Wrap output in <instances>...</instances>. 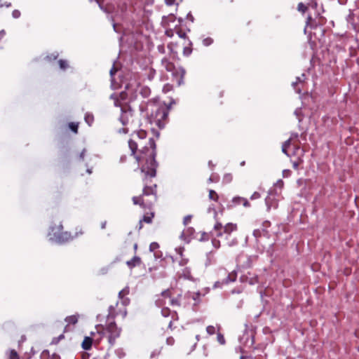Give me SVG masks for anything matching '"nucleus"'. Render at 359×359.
I'll return each instance as SVG.
<instances>
[{"instance_id": "obj_30", "label": "nucleus", "mask_w": 359, "mask_h": 359, "mask_svg": "<svg viewBox=\"0 0 359 359\" xmlns=\"http://www.w3.org/2000/svg\"><path fill=\"white\" fill-rule=\"evenodd\" d=\"M58 64H59L60 68L62 70H65L68 67V63L66 60H60L58 61Z\"/></svg>"}, {"instance_id": "obj_17", "label": "nucleus", "mask_w": 359, "mask_h": 359, "mask_svg": "<svg viewBox=\"0 0 359 359\" xmlns=\"http://www.w3.org/2000/svg\"><path fill=\"white\" fill-rule=\"evenodd\" d=\"M200 298H201V293L200 292H188L184 294V299L187 301H189V304L191 303L190 301L192 299L194 301L193 305L194 306L198 305L200 303Z\"/></svg>"}, {"instance_id": "obj_46", "label": "nucleus", "mask_w": 359, "mask_h": 359, "mask_svg": "<svg viewBox=\"0 0 359 359\" xmlns=\"http://www.w3.org/2000/svg\"><path fill=\"white\" fill-rule=\"evenodd\" d=\"M85 118H86V122L88 124H90V121H93V117L92 116H86Z\"/></svg>"}, {"instance_id": "obj_21", "label": "nucleus", "mask_w": 359, "mask_h": 359, "mask_svg": "<svg viewBox=\"0 0 359 359\" xmlns=\"http://www.w3.org/2000/svg\"><path fill=\"white\" fill-rule=\"evenodd\" d=\"M93 339L90 337H86L82 342L81 346L84 350H89L93 344Z\"/></svg>"}, {"instance_id": "obj_54", "label": "nucleus", "mask_w": 359, "mask_h": 359, "mask_svg": "<svg viewBox=\"0 0 359 359\" xmlns=\"http://www.w3.org/2000/svg\"><path fill=\"white\" fill-rule=\"evenodd\" d=\"M133 248H134L135 252H136V251L137 250V244L135 243Z\"/></svg>"}, {"instance_id": "obj_12", "label": "nucleus", "mask_w": 359, "mask_h": 359, "mask_svg": "<svg viewBox=\"0 0 359 359\" xmlns=\"http://www.w3.org/2000/svg\"><path fill=\"white\" fill-rule=\"evenodd\" d=\"M62 230L63 226L61 222L52 225L48 232L49 239L57 242Z\"/></svg>"}, {"instance_id": "obj_52", "label": "nucleus", "mask_w": 359, "mask_h": 359, "mask_svg": "<svg viewBox=\"0 0 359 359\" xmlns=\"http://www.w3.org/2000/svg\"><path fill=\"white\" fill-rule=\"evenodd\" d=\"M285 173H286V175H289V174L290 173V170H284V171H283V176H284V177H285V176H286Z\"/></svg>"}, {"instance_id": "obj_55", "label": "nucleus", "mask_w": 359, "mask_h": 359, "mask_svg": "<svg viewBox=\"0 0 359 359\" xmlns=\"http://www.w3.org/2000/svg\"><path fill=\"white\" fill-rule=\"evenodd\" d=\"M105 226H106V222H103V223L102 224V225H101V228H102V229H104V228H105Z\"/></svg>"}, {"instance_id": "obj_18", "label": "nucleus", "mask_w": 359, "mask_h": 359, "mask_svg": "<svg viewBox=\"0 0 359 359\" xmlns=\"http://www.w3.org/2000/svg\"><path fill=\"white\" fill-rule=\"evenodd\" d=\"M141 264V258L137 256H134L130 260L126 262V264L130 269H133L137 266H140Z\"/></svg>"}, {"instance_id": "obj_20", "label": "nucleus", "mask_w": 359, "mask_h": 359, "mask_svg": "<svg viewBox=\"0 0 359 359\" xmlns=\"http://www.w3.org/2000/svg\"><path fill=\"white\" fill-rule=\"evenodd\" d=\"M79 316L77 315H72L66 317L65 319V322L67 323V325L65 326V329L68 328V327L70 325H75L78 323Z\"/></svg>"}, {"instance_id": "obj_36", "label": "nucleus", "mask_w": 359, "mask_h": 359, "mask_svg": "<svg viewBox=\"0 0 359 359\" xmlns=\"http://www.w3.org/2000/svg\"><path fill=\"white\" fill-rule=\"evenodd\" d=\"M12 16L15 19H18L21 16V13L19 10H14L12 12Z\"/></svg>"}, {"instance_id": "obj_60", "label": "nucleus", "mask_w": 359, "mask_h": 359, "mask_svg": "<svg viewBox=\"0 0 359 359\" xmlns=\"http://www.w3.org/2000/svg\"><path fill=\"white\" fill-rule=\"evenodd\" d=\"M126 301H128V299H126V300H124V301H123V302L122 303V304H124V306H126Z\"/></svg>"}, {"instance_id": "obj_27", "label": "nucleus", "mask_w": 359, "mask_h": 359, "mask_svg": "<svg viewBox=\"0 0 359 359\" xmlns=\"http://www.w3.org/2000/svg\"><path fill=\"white\" fill-rule=\"evenodd\" d=\"M191 41H189L188 43V46H187L184 48L183 53L184 55L189 56L191 53L192 48H191Z\"/></svg>"}, {"instance_id": "obj_44", "label": "nucleus", "mask_w": 359, "mask_h": 359, "mask_svg": "<svg viewBox=\"0 0 359 359\" xmlns=\"http://www.w3.org/2000/svg\"><path fill=\"white\" fill-rule=\"evenodd\" d=\"M171 89H172V86L167 83L163 86V91L164 93H167V92L170 91Z\"/></svg>"}, {"instance_id": "obj_5", "label": "nucleus", "mask_w": 359, "mask_h": 359, "mask_svg": "<svg viewBox=\"0 0 359 359\" xmlns=\"http://www.w3.org/2000/svg\"><path fill=\"white\" fill-rule=\"evenodd\" d=\"M161 65L166 71L172 72L173 80L176 81L178 86L184 83V77L186 74L184 69L182 67H176L175 65L166 57L162 59Z\"/></svg>"}, {"instance_id": "obj_50", "label": "nucleus", "mask_w": 359, "mask_h": 359, "mask_svg": "<svg viewBox=\"0 0 359 359\" xmlns=\"http://www.w3.org/2000/svg\"><path fill=\"white\" fill-rule=\"evenodd\" d=\"M50 359H60V355L54 353L53 354V355L51 356Z\"/></svg>"}, {"instance_id": "obj_23", "label": "nucleus", "mask_w": 359, "mask_h": 359, "mask_svg": "<svg viewBox=\"0 0 359 359\" xmlns=\"http://www.w3.org/2000/svg\"><path fill=\"white\" fill-rule=\"evenodd\" d=\"M159 248V245L158 243L156 242H153L150 244L149 245V250L151 251V252H154V256L155 257H159L160 255H158L157 254V252H156V250H158Z\"/></svg>"}, {"instance_id": "obj_61", "label": "nucleus", "mask_w": 359, "mask_h": 359, "mask_svg": "<svg viewBox=\"0 0 359 359\" xmlns=\"http://www.w3.org/2000/svg\"><path fill=\"white\" fill-rule=\"evenodd\" d=\"M240 359H246V356L241 355V356L240 357Z\"/></svg>"}, {"instance_id": "obj_43", "label": "nucleus", "mask_w": 359, "mask_h": 359, "mask_svg": "<svg viewBox=\"0 0 359 359\" xmlns=\"http://www.w3.org/2000/svg\"><path fill=\"white\" fill-rule=\"evenodd\" d=\"M260 194L258 192H254L252 196H250L251 200H255L260 198Z\"/></svg>"}, {"instance_id": "obj_51", "label": "nucleus", "mask_w": 359, "mask_h": 359, "mask_svg": "<svg viewBox=\"0 0 359 359\" xmlns=\"http://www.w3.org/2000/svg\"><path fill=\"white\" fill-rule=\"evenodd\" d=\"M85 152H86V151H85V150H83V151L80 154V158H81V159H82V160H83V158H84Z\"/></svg>"}, {"instance_id": "obj_19", "label": "nucleus", "mask_w": 359, "mask_h": 359, "mask_svg": "<svg viewBox=\"0 0 359 359\" xmlns=\"http://www.w3.org/2000/svg\"><path fill=\"white\" fill-rule=\"evenodd\" d=\"M161 307H162L161 314L163 316L168 317V316H171L172 319H175V320L177 319L178 317H177V312H175V311L171 312V311L169 308L165 307L164 306H161Z\"/></svg>"}, {"instance_id": "obj_26", "label": "nucleus", "mask_w": 359, "mask_h": 359, "mask_svg": "<svg viewBox=\"0 0 359 359\" xmlns=\"http://www.w3.org/2000/svg\"><path fill=\"white\" fill-rule=\"evenodd\" d=\"M8 359H20V358L15 350L11 349L9 351Z\"/></svg>"}, {"instance_id": "obj_2", "label": "nucleus", "mask_w": 359, "mask_h": 359, "mask_svg": "<svg viewBox=\"0 0 359 359\" xmlns=\"http://www.w3.org/2000/svg\"><path fill=\"white\" fill-rule=\"evenodd\" d=\"M166 299H169L170 305L173 307L187 308L189 305V301L185 300L184 295L173 287L166 289L156 296L155 301L156 306H165Z\"/></svg>"}, {"instance_id": "obj_4", "label": "nucleus", "mask_w": 359, "mask_h": 359, "mask_svg": "<svg viewBox=\"0 0 359 359\" xmlns=\"http://www.w3.org/2000/svg\"><path fill=\"white\" fill-rule=\"evenodd\" d=\"M170 107L165 104L154 105L149 114V120L151 123H154L159 128H164L168 121Z\"/></svg>"}, {"instance_id": "obj_53", "label": "nucleus", "mask_w": 359, "mask_h": 359, "mask_svg": "<svg viewBox=\"0 0 359 359\" xmlns=\"http://www.w3.org/2000/svg\"><path fill=\"white\" fill-rule=\"evenodd\" d=\"M168 327L171 330L172 329V320H170L168 323Z\"/></svg>"}, {"instance_id": "obj_48", "label": "nucleus", "mask_w": 359, "mask_h": 359, "mask_svg": "<svg viewBox=\"0 0 359 359\" xmlns=\"http://www.w3.org/2000/svg\"><path fill=\"white\" fill-rule=\"evenodd\" d=\"M165 3L168 6H172L174 4L175 0H165Z\"/></svg>"}, {"instance_id": "obj_58", "label": "nucleus", "mask_w": 359, "mask_h": 359, "mask_svg": "<svg viewBox=\"0 0 359 359\" xmlns=\"http://www.w3.org/2000/svg\"><path fill=\"white\" fill-rule=\"evenodd\" d=\"M48 351H43V353H42V356H44V355H48Z\"/></svg>"}, {"instance_id": "obj_47", "label": "nucleus", "mask_w": 359, "mask_h": 359, "mask_svg": "<svg viewBox=\"0 0 359 359\" xmlns=\"http://www.w3.org/2000/svg\"><path fill=\"white\" fill-rule=\"evenodd\" d=\"M57 55H48L47 56V58H48L50 60H56L57 58Z\"/></svg>"}, {"instance_id": "obj_10", "label": "nucleus", "mask_w": 359, "mask_h": 359, "mask_svg": "<svg viewBox=\"0 0 359 359\" xmlns=\"http://www.w3.org/2000/svg\"><path fill=\"white\" fill-rule=\"evenodd\" d=\"M84 233L82 227H76L73 233L68 231H62L59 237L58 243H65L72 241L74 238H78Z\"/></svg>"}, {"instance_id": "obj_31", "label": "nucleus", "mask_w": 359, "mask_h": 359, "mask_svg": "<svg viewBox=\"0 0 359 359\" xmlns=\"http://www.w3.org/2000/svg\"><path fill=\"white\" fill-rule=\"evenodd\" d=\"M213 43V39L210 37H207L203 40V43L205 46H208Z\"/></svg>"}, {"instance_id": "obj_3", "label": "nucleus", "mask_w": 359, "mask_h": 359, "mask_svg": "<svg viewBox=\"0 0 359 359\" xmlns=\"http://www.w3.org/2000/svg\"><path fill=\"white\" fill-rule=\"evenodd\" d=\"M132 201L134 205H139L144 210H152L157 201L156 184H145L142 194L138 196H133Z\"/></svg>"}, {"instance_id": "obj_45", "label": "nucleus", "mask_w": 359, "mask_h": 359, "mask_svg": "<svg viewBox=\"0 0 359 359\" xmlns=\"http://www.w3.org/2000/svg\"><path fill=\"white\" fill-rule=\"evenodd\" d=\"M128 156L126 155H123L120 158V162L121 163H126L127 162Z\"/></svg>"}, {"instance_id": "obj_13", "label": "nucleus", "mask_w": 359, "mask_h": 359, "mask_svg": "<svg viewBox=\"0 0 359 359\" xmlns=\"http://www.w3.org/2000/svg\"><path fill=\"white\" fill-rule=\"evenodd\" d=\"M148 210L149 212H145L142 217L139 221L138 225L137 226L139 231L142 229L143 223L150 224L153 222V219L155 217V211L154 208L152 210Z\"/></svg>"}, {"instance_id": "obj_38", "label": "nucleus", "mask_w": 359, "mask_h": 359, "mask_svg": "<svg viewBox=\"0 0 359 359\" xmlns=\"http://www.w3.org/2000/svg\"><path fill=\"white\" fill-rule=\"evenodd\" d=\"M191 215H187L183 219V224L186 226L189 224L191 220Z\"/></svg>"}, {"instance_id": "obj_25", "label": "nucleus", "mask_w": 359, "mask_h": 359, "mask_svg": "<svg viewBox=\"0 0 359 359\" xmlns=\"http://www.w3.org/2000/svg\"><path fill=\"white\" fill-rule=\"evenodd\" d=\"M69 129L75 134L78 133L79 123L71 122L69 123Z\"/></svg>"}, {"instance_id": "obj_8", "label": "nucleus", "mask_w": 359, "mask_h": 359, "mask_svg": "<svg viewBox=\"0 0 359 359\" xmlns=\"http://www.w3.org/2000/svg\"><path fill=\"white\" fill-rule=\"evenodd\" d=\"M237 225L233 223H228L224 226L219 222H217L214 226L215 236L217 238L222 237L223 233L226 234V238L231 235V233L237 230Z\"/></svg>"}, {"instance_id": "obj_1", "label": "nucleus", "mask_w": 359, "mask_h": 359, "mask_svg": "<svg viewBox=\"0 0 359 359\" xmlns=\"http://www.w3.org/2000/svg\"><path fill=\"white\" fill-rule=\"evenodd\" d=\"M147 132L140 130L133 133L128 140L130 150L129 158L135 160V169L140 168L142 172L147 170V174L153 177L156 175V143L150 138L147 143L143 145L142 141L147 137Z\"/></svg>"}, {"instance_id": "obj_41", "label": "nucleus", "mask_w": 359, "mask_h": 359, "mask_svg": "<svg viewBox=\"0 0 359 359\" xmlns=\"http://www.w3.org/2000/svg\"><path fill=\"white\" fill-rule=\"evenodd\" d=\"M10 7L11 6V2H7V1H3V0H0V8H2V7Z\"/></svg>"}, {"instance_id": "obj_62", "label": "nucleus", "mask_w": 359, "mask_h": 359, "mask_svg": "<svg viewBox=\"0 0 359 359\" xmlns=\"http://www.w3.org/2000/svg\"><path fill=\"white\" fill-rule=\"evenodd\" d=\"M208 181H209L210 182H213V180H212V178L210 177L208 179Z\"/></svg>"}, {"instance_id": "obj_15", "label": "nucleus", "mask_w": 359, "mask_h": 359, "mask_svg": "<svg viewBox=\"0 0 359 359\" xmlns=\"http://www.w3.org/2000/svg\"><path fill=\"white\" fill-rule=\"evenodd\" d=\"M175 250H176V252H177L178 257H176L173 259V262H177L180 266H185L187 264V263L189 262V259L187 258L184 257V255H183L184 248H176Z\"/></svg>"}, {"instance_id": "obj_16", "label": "nucleus", "mask_w": 359, "mask_h": 359, "mask_svg": "<svg viewBox=\"0 0 359 359\" xmlns=\"http://www.w3.org/2000/svg\"><path fill=\"white\" fill-rule=\"evenodd\" d=\"M181 22L182 20L180 18L177 20L175 18V22H170V25L171 27H172V30H174L180 38L185 39L187 37V34L180 27Z\"/></svg>"}, {"instance_id": "obj_33", "label": "nucleus", "mask_w": 359, "mask_h": 359, "mask_svg": "<svg viewBox=\"0 0 359 359\" xmlns=\"http://www.w3.org/2000/svg\"><path fill=\"white\" fill-rule=\"evenodd\" d=\"M232 175L231 174H226L224 175V177H223V181L226 183H229L231 182L232 180Z\"/></svg>"}, {"instance_id": "obj_9", "label": "nucleus", "mask_w": 359, "mask_h": 359, "mask_svg": "<svg viewBox=\"0 0 359 359\" xmlns=\"http://www.w3.org/2000/svg\"><path fill=\"white\" fill-rule=\"evenodd\" d=\"M126 314L127 311L124 304H121L119 305L118 303H116L115 306L112 305L109 306L107 320L110 321L111 320H114L118 316H121L122 318H125Z\"/></svg>"}, {"instance_id": "obj_56", "label": "nucleus", "mask_w": 359, "mask_h": 359, "mask_svg": "<svg viewBox=\"0 0 359 359\" xmlns=\"http://www.w3.org/2000/svg\"><path fill=\"white\" fill-rule=\"evenodd\" d=\"M237 243V241H233L232 242H231V243H228L227 244H228L229 245H233V244H235V243Z\"/></svg>"}, {"instance_id": "obj_40", "label": "nucleus", "mask_w": 359, "mask_h": 359, "mask_svg": "<svg viewBox=\"0 0 359 359\" xmlns=\"http://www.w3.org/2000/svg\"><path fill=\"white\" fill-rule=\"evenodd\" d=\"M166 344L168 346H172L175 344V339L172 337H169L166 339Z\"/></svg>"}, {"instance_id": "obj_39", "label": "nucleus", "mask_w": 359, "mask_h": 359, "mask_svg": "<svg viewBox=\"0 0 359 359\" xmlns=\"http://www.w3.org/2000/svg\"><path fill=\"white\" fill-rule=\"evenodd\" d=\"M217 340L221 344H224L225 343L224 337L221 333L217 334Z\"/></svg>"}, {"instance_id": "obj_49", "label": "nucleus", "mask_w": 359, "mask_h": 359, "mask_svg": "<svg viewBox=\"0 0 359 359\" xmlns=\"http://www.w3.org/2000/svg\"><path fill=\"white\" fill-rule=\"evenodd\" d=\"M93 359H106V355H97L96 357L93 358Z\"/></svg>"}, {"instance_id": "obj_35", "label": "nucleus", "mask_w": 359, "mask_h": 359, "mask_svg": "<svg viewBox=\"0 0 359 359\" xmlns=\"http://www.w3.org/2000/svg\"><path fill=\"white\" fill-rule=\"evenodd\" d=\"M129 292L128 289H123L119 292L118 296L121 299H123L126 295H127Z\"/></svg>"}, {"instance_id": "obj_63", "label": "nucleus", "mask_w": 359, "mask_h": 359, "mask_svg": "<svg viewBox=\"0 0 359 359\" xmlns=\"http://www.w3.org/2000/svg\"><path fill=\"white\" fill-rule=\"evenodd\" d=\"M110 73H111V74H113V69H111V70L110 71Z\"/></svg>"}, {"instance_id": "obj_34", "label": "nucleus", "mask_w": 359, "mask_h": 359, "mask_svg": "<svg viewBox=\"0 0 359 359\" xmlns=\"http://www.w3.org/2000/svg\"><path fill=\"white\" fill-rule=\"evenodd\" d=\"M313 19H312V17L311 15H309L307 17V19H306V27H311V28H314L315 26H313L311 23Z\"/></svg>"}, {"instance_id": "obj_22", "label": "nucleus", "mask_w": 359, "mask_h": 359, "mask_svg": "<svg viewBox=\"0 0 359 359\" xmlns=\"http://www.w3.org/2000/svg\"><path fill=\"white\" fill-rule=\"evenodd\" d=\"M208 198L211 201H214L215 202H217L218 199H219V196H218L217 193L215 191L210 189L209 190Z\"/></svg>"}, {"instance_id": "obj_28", "label": "nucleus", "mask_w": 359, "mask_h": 359, "mask_svg": "<svg viewBox=\"0 0 359 359\" xmlns=\"http://www.w3.org/2000/svg\"><path fill=\"white\" fill-rule=\"evenodd\" d=\"M308 9V6H306L303 3H299L298 6H297V10L302 13H304Z\"/></svg>"}, {"instance_id": "obj_11", "label": "nucleus", "mask_w": 359, "mask_h": 359, "mask_svg": "<svg viewBox=\"0 0 359 359\" xmlns=\"http://www.w3.org/2000/svg\"><path fill=\"white\" fill-rule=\"evenodd\" d=\"M175 22V16L172 14L163 17L162 19V25L165 29V34L168 37H172L174 36V33H175V32L172 30V27H171L170 25V22Z\"/></svg>"}, {"instance_id": "obj_24", "label": "nucleus", "mask_w": 359, "mask_h": 359, "mask_svg": "<svg viewBox=\"0 0 359 359\" xmlns=\"http://www.w3.org/2000/svg\"><path fill=\"white\" fill-rule=\"evenodd\" d=\"M303 163V159L301 158V156L297 158L296 160L292 161V168L294 170H298L299 166Z\"/></svg>"}, {"instance_id": "obj_37", "label": "nucleus", "mask_w": 359, "mask_h": 359, "mask_svg": "<svg viewBox=\"0 0 359 359\" xmlns=\"http://www.w3.org/2000/svg\"><path fill=\"white\" fill-rule=\"evenodd\" d=\"M64 338V334H60L58 337H55L53 339L51 344H57L62 339Z\"/></svg>"}, {"instance_id": "obj_57", "label": "nucleus", "mask_w": 359, "mask_h": 359, "mask_svg": "<svg viewBox=\"0 0 359 359\" xmlns=\"http://www.w3.org/2000/svg\"><path fill=\"white\" fill-rule=\"evenodd\" d=\"M82 357H83V359H86L88 357V355L86 353H83Z\"/></svg>"}, {"instance_id": "obj_59", "label": "nucleus", "mask_w": 359, "mask_h": 359, "mask_svg": "<svg viewBox=\"0 0 359 359\" xmlns=\"http://www.w3.org/2000/svg\"><path fill=\"white\" fill-rule=\"evenodd\" d=\"M151 359H157L156 358L155 355H154V353H153L151 355Z\"/></svg>"}, {"instance_id": "obj_29", "label": "nucleus", "mask_w": 359, "mask_h": 359, "mask_svg": "<svg viewBox=\"0 0 359 359\" xmlns=\"http://www.w3.org/2000/svg\"><path fill=\"white\" fill-rule=\"evenodd\" d=\"M183 276L185 278H189L191 276V272L189 268L185 267L183 270L182 274H179V277Z\"/></svg>"}, {"instance_id": "obj_64", "label": "nucleus", "mask_w": 359, "mask_h": 359, "mask_svg": "<svg viewBox=\"0 0 359 359\" xmlns=\"http://www.w3.org/2000/svg\"><path fill=\"white\" fill-rule=\"evenodd\" d=\"M229 1H230L231 3H232V2H233V0H229Z\"/></svg>"}, {"instance_id": "obj_7", "label": "nucleus", "mask_w": 359, "mask_h": 359, "mask_svg": "<svg viewBox=\"0 0 359 359\" xmlns=\"http://www.w3.org/2000/svg\"><path fill=\"white\" fill-rule=\"evenodd\" d=\"M282 151L287 156H297V158L301 156L302 158L304 155V150L301 149L298 144L292 143L291 139H288L283 143Z\"/></svg>"}, {"instance_id": "obj_6", "label": "nucleus", "mask_w": 359, "mask_h": 359, "mask_svg": "<svg viewBox=\"0 0 359 359\" xmlns=\"http://www.w3.org/2000/svg\"><path fill=\"white\" fill-rule=\"evenodd\" d=\"M100 329L102 330L98 329V332H102L104 334H107L108 341L111 345H113L116 339L119 337L121 331L114 322H109L105 327L101 326Z\"/></svg>"}, {"instance_id": "obj_42", "label": "nucleus", "mask_w": 359, "mask_h": 359, "mask_svg": "<svg viewBox=\"0 0 359 359\" xmlns=\"http://www.w3.org/2000/svg\"><path fill=\"white\" fill-rule=\"evenodd\" d=\"M212 243L215 248H219L220 247V241L219 240L214 238L212 239Z\"/></svg>"}, {"instance_id": "obj_14", "label": "nucleus", "mask_w": 359, "mask_h": 359, "mask_svg": "<svg viewBox=\"0 0 359 359\" xmlns=\"http://www.w3.org/2000/svg\"><path fill=\"white\" fill-rule=\"evenodd\" d=\"M241 204H243L245 208L250 207V203L247 198L241 196H236L232 198L231 204L229 205V208H233Z\"/></svg>"}, {"instance_id": "obj_32", "label": "nucleus", "mask_w": 359, "mask_h": 359, "mask_svg": "<svg viewBox=\"0 0 359 359\" xmlns=\"http://www.w3.org/2000/svg\"><path fill=\"white\" fill-rule=\"evenodd\" d=\"M206 331L209 334L212 335L215 333V327L212 325H208L206 327Z\"/></svg>"}]
</instances>
